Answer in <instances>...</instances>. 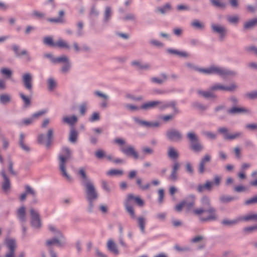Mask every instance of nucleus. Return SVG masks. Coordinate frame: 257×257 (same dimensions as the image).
Masks as SVG:
<instances>
[{"instance_id": "f3484780", "label": "nucleus", "mask_w": 257, "mask_h": 257, "mask_svg": "<svg viewBox=\"0 0 257 257\" xmlns=\"http://www.w3.org/2000/svg\"><path fill=\"white\" fill-rule=\"evenodd\" d=\"M6 244L9 251L6 254V257H15V249L17 247L15 239L10 238L6 239Z\"/></svg>"}, {"instance_id": "0e129e2a", "label": "nucleus", "mask_w": 257, "mask_h": 257, "mask_svg": "<svg viewBox=\"0 0 257 257\" xmlns=\"http://www.w3.org/2000/svg\"><path fill=\"white\" fill-rule=\"evenodd\" d=\"M243 231L248 233L256 232L257 224L244 227L243 228Z\"/></svg>"}, {"instance_id": "c756f323", "label": "nucleus", "mask_w": 257, "mask_h": 257, "mask_svg": "<svg viewBox=\"0 0 257 257\" xmlns=\"http://www.w3.org/2000/svg\"><path fill=\"white\" fill-rule=\"evenodd\" d=\"M212 91H203L202 90H198L197 93L198 94L202 96L206 99H211L214 100L217 98V96L214 94Z\"/></svg>"}, {"instance_id": "58836bf2", "label": "nucleus", "mask_w": 257, "mask_h": 257, "mask_svg": "<svg viewBox=\"0 0 257 257\" xmlns=\"http://www.w3.org/2000/svg\"><path fill=\"white\" fill-rule=\"evenodd\" d=\"M136 185L138 186L139 188L143 191L149 189L151 186V184L149 183H148L145 185H143L142 179L140 177L136 179Z\"/></svg>"}, {"instance_id": "4468645a", "label": "nucleus", "mask_w": 257, "mask_h": 257, "mask_svg": "<svg viewBox=\"0 0 257 257\" xmlns=\"http://www.w3.org/2000/svg\"><path fill=\"white\" fill-rule=\"evenodd\" d=\"M120 151L127 156L132 157L135 160L139 159L138 152L136 150L134 146L129 145L126 148L121 147Z\"/></svg>"}, {"instance_id": "ddd939ff", "label": "nucleus", "mask_w": 257, "mask_h": 257, "mask_svg": "<svg viewBox=\"0 0 257 257\" xmlns=\"http://www.w3.org/2000/svg\"><path fill=\"white\" fill-rule=\"evenodd\" d=\"M23 85L31 93L33 92V76L30 73H24L22 77Z\"/></svg>"}, {"instance_id": "774afa93", "label": "nucleus", "mask_w": 257, "mask_h": 257, "mask_svg": "<svg viewBox=\"0 0 257 257\" xmlns=\"http://www.w3.org/2000/svg\"><path fill=\"white\" fill-rule=\"evenodd\" d=\"M245 128L249 131H257V123H247L245 125Z\"/></svg>"}, {"instance_id": "dca6fc26", "label": "nucleus", "mask_w": 257, "mask_h": 257, "mask_svg": "<svg viewBox=\"0 0 257 257\" xmlns=\"http://www.w3.org/2000/svg\"><path fill=\"white\" fill-rule=\"evenodd\" d=\"M211 28L213 32L219 35L220 39L224 38L227 33V29L224 26L213 24L211 25Z\"/></svg>"}, {"instance_id": "39448f33", "label": "nucleus", "mask_w": 257, "mask_h": 257, "mask_svg": "<svg viewBox=\"0 0 257 257\" xmlns=\"http://www.w3.org/2000/svg\"><path fill=\"white\" fill-rule=\"evenodd\" d=\"M132 201H134L140 206H143L144 204V202L139 196H135L132 194H128L127 198L124 202V206L126 211L129 214L131 217L132 219H135L136 216L132 205Z\"/></svg>"}, {"instance_id": "7ed1b4c3", "label": "nucleus", "mask_w": 257, "mask_h": 257, "mask_svg": "<svg viewBox=\"0 0 257 257\" xmlns=\"http://www.w3.org/2000/svg\"><path fill=\"white\" fill-rule=\"evenodd\" d=\"M193 213L199 216V220L201 222L215 221L218 218L216 209L214 207L205 210L195 209Z\"/></svg>"}, {"instance_id": "680f3d73", "label": "nucleus", "mask_w": 257, "mask_h": 257, "mask_svg": "<svg viewBox=\"0 0 257 257\" xmlns=\"http://www.w3.org/2000/svg\"><path fill=\"white\" fill-rule=\"evenodd\" d=\"M134 120L136 123L140 124V125L149 127V125L150 124L149 121L140 119L138 117H136L134 118Z\"/></svg>"}, {"instance_id": "338daca9", "label": "nucleus", "mask_w": 257, "mask_h": 257, "mask_svg": "<svg viewBox=\"0 0 257 257\" xmlns=\"http://www.w3.org/2000/svg\"><path fill=\"white\" fill-rule=\"evenodd\" d=\"M142 153L144 155H152L154 153V150L149 147H144L141 149Z\"/></svg>"}, {"instance_id": "e2e57ef3", "label": "nucleus", "mask_w": 257, "mask_h": 257, "mask_svg": "<svg viewBox=\"0 0 257 257\" xmlns=\"http://www.w3.org/2000/svg\"><path fill=\"white\" fill-rule=\"evenodd\" d=\"M242 133L241 132H236L234 134H227L225 140H233L237 139L239 137L242 135Z\"/></svg>"}, {"instance_id": "20e7f679", "label": "nucleus", "mask_w": 257, "mask_h": 257, "mask_svg": "<svg viewBox=\"0 0 257 257\" xmlns=\"http://www.w3.org/2000/svg\"><path fill=\"white\" fill-rule=\"evenodd\" d=\"M64 155H60L59 160V169L61 172L62 175L65 177L69 181H72V178L67 174L66 170V161L71 158L72 151L68 147H64L62 149Z\"/></svg>"}, {"instance_id": "f257e3e1", "label": "nucleus", "mask_w": 257, "mask_h": 257, "mask_svg": "<svg viewBox=\"0 0 257 257\" xmlns=\"http://www.w3.org/2000/svg\"><path fill=\"white\" fill-rule=\"evenodd\" d=\"M78 174L80 176L81 180V184L85 188L86 199L88 203L87 211L89 213H92L94 207V203L98 198V193L93 183L87 176L83 168L79 169Z\"/></svg>"}, {"instance_id": "9d476101", "label": "nucleus", "mask_w": 257, "mask_h": 257, "mask_svg": "<svg viewBox=\"0 0 257 257\" xmlns=\"http://www.w3.org/2000/svg\"><path fill=\"white\" fill-rule=\"evenodd\" d=\"M11 48L16 57L20 58L22 56H25L27 61L30 62L31 61V57L29 52L26 49L21 50L20 46L17 44L12 45Z\"/></svg>"}, {"instance_id": "aec40b11", "label": "nucleus", "mask_w": 257, "mask_h": 257, "mask_svg": "<svg viewBox=\"0 0 257 257\" xmlns=\"http://www.w3.org/2000/svg\"><path fill=\"white\" fill-rule=\"evenodd\" d=\"M158 104L159 100L149 101L143 103L140 106V109L147 111L156 108H158Z\"/></svg>"}, {"instance_id": "5fc2aeb1", "label": "nucleus", "mask_w": 257, "mask_h": 257, "mask_svg": "<svg viewBox=\"0 0 257 257\" xmlns=\"http://www.w3.org/2000/svg\"><path fill=\"white\" fill-rule=\"evenodd\" d=\"M118 243L124 251H126L129 247L128 245L124 240L122 235L119 236Z\"/></svg>"}, {"instance_id": "423d86ee", "label": "nucleus", "mask_w": 257, "mask_h": 257, "mask_svg": "<svg viewBox=\"0 0 257 257\" xmlns=\"http://www.w3.org/2000/svg\"><path fill=\"white\" fill-rule=\"evenodd\" d=\"M186 138L189 142V148L194 152H201L204 147L201 144L198 136L194 132H189L186 134Z\"/></svg>"}, {"instance_id": "09e8293b", "label": "nucleus", "mask_w": 257, "mask_h": 257, "mask_svg": "<svg viewBox=\"0 0 257 257\" xmlns=\"http://www.w3.org/2000/svg\"><path fill=\"white\" fill-rule=\"evenodd\" d=\"M44 57L45 58L49 59L50 62L54 64H58V61L60 59V56L55 57L51 53H46L44 54Z\"/></svg>"}, {"instance_id": "bb28decb", "label": "nucleus", "mask_w": 257, "mask_h": 257, "mask_svg": "<svg viewBox=\"0 0 257 257\" xmlns=\"http://www.w3.org/2000/svg\"><path fill=\"white\" fill-rule=\"evenodd\" d=\"M167 156L170 159L176 161L179 157V154L175 148L169 147L168 148Z\"/></svg>"}, {"instance_id": "412c9836", "label": "nucleus", "mask_w": 257, "mask_h": 257, "mask_svg": "<svg viewBox=\"0 0 257 257\" xmlns=\"http://www.w3.org/2000/svg\"><path fill=\"white\" fill-rule=\"evenodd\" d=\"M181 167L180 164L178 161H174L172 165L171 173L169 176V179L173 181H176L178 179L177 172Z\"/></svg>"}, {"instance_id": "a19ab883", "label": "nucleus", "mask_w": 257, "mask_h": 257, "mask_svg": "<svg viewBox=\"0 0 257 257\" xmlns=\"http://www.w3.org/2000/svg\"><path fill=\"white\" fill-rule=\"evenodd\" d=\"M225 106L223 104L218 105L214 108V111L215 113V115L217 116V118L219 120H223V119H225V118L226 117V115L225 114L221 115V114H217V113L219 111H221V110L225 109Z\"/></svg>"}, {"instance_id": "ea45409f", "label": "nucleus", "mask_w": 257, "mask_h": 257, "mask_svg": "<svg viewBox=\"0 0 257 257\" xmlns=\"http://www.w3.org/2000/svg\"><path fill=\"white\" fill-rule=\"evenodd\" d=\"M62 121L64 123L73 125L77 121V117L75 115H72L70 117L65 116L63 118Z\"/></svg>"}, {"instance_id": "473e14b6", "label": "nucleus", "mask_w": 257, "mask_h": 257, "mask_svg": "<svg viewBox=\"0 0 257 257\" xmlns=\"http://www.w3.org/2000/svg\"><path fill=\"white\" fill-rule=\"evenodd\" d=\"M47 88L48 91H53L57 86L55 79L52 77H49L47 80Z\"/></svg>"}, {"instance_id": "4be33fe9", "label": "nucleus", "mask_w": 257, "mask_h": 257, "mask_svg": "<svg viewBox=\"0 0 257 257\" xmlns=\"http://www.w3.org/2000/svg\"><path fill=\"white\" fill-rule=\"evenodd\" d=\"M201 207L197 208L196 209H202L205 210L213 206L211 205L210 198L206 195L203 196L200 199Z\"/></svg>"}, {"instance_id": "f03ea898", "label": "nucleus", "mask_w": 257, "mask_h": 257, "mask_svg": "<svg viewBox=\"0 0 257 257\" xmlns=\"http://www.w3.org/2000/svg\"><path fill=\"white\" fill-rule=\"evenodd\" d=\"M186 65L188 68L194 69L199 72L206 74H216L223 78H225L228 76H235L237 74L235 71L214 66H211L208 68H203L195 66L191 63H187Z\"/></svg>"}, {"instance_id": "49530a36", "label": "nucleus", "mask_w": 257, "mask_h": 257, "mask_svg": "<svg viewBox=\"0 0 257 257\" xmlns=\"http://www.w3.org/2000/svg\"><path fill=\"white\" fill-rule=\"evenodd\" d=\"M236 199V198L235 197L222 195L219 197V200L222 203H227L233 201Z\"/></svg>"}, {"instance_id": "13d9d810", "label": "nucleus", "mask_w": 257, "mask_h": 257, "mask_svg": "<svg viewBox=\"0 0 257 257\" xmlns=\"http://www.w3.org/2000/svg\"><path fill=\"white\" fill-rule=\"evenodd\" d=\"M257 204V195L254 196L244 201V204L245 205H251Z\"/></svg>"}, {"instance_id": "1a4fd4ad", "label": "nucleus", "mask_w": 257, "mask_h": 257, "mask_svg": "<svg viewBox=\"0 0 257 257\" xmlns=\"http://www.w3.org/2000/svg\"><path fill=\"white\" fill-rule=\"evenodd\" d=\"M31 225L35 229H40L42 226L41 220L39 212L33 208L30 209Z\"/></svg>"}, {"instance_id": "8fccbe9b", "label": "nucleus", "mask_w": 257, "mask_h": 257, "mask_svg": "<svg viewBox=\"0 0 257 257\" xmlns=\"http://www.w3.org/2000/svg\"><path fill=\"white\" fill-rule=\"evenodd\" d=\"M11 96L8 94L0 95V103L3 104H7L11 101Z\"/></svg>"}, {"instance_id": "b1692460", "label": "nucleus", "mask_w": 257, "mask_h": 257, "mask_svg": "<svg viewBox=\"0 0 257 257\" xmlns=\"http://www.w3.org/2000/svg\"><path fill=\"white\" fill-rule=\"evenodd\" d=\"M17 217L20 223L26 222V207L22 205L16 211Z\"/></svg>"}, {"instance_id": "3c124183", "label": "nucleus", "mask_w": 257, "mask_h": 257, "mask_svg": "<svg viewBox=\"0 0 257 257\" xmlns=\"http://www.w3.org/2000/svg\"><path fill=\"white\" fill-rule=\"evenodd\" d=\"M123 174V171L121 170L111 169L106 172L107 176H121Z\"/></svg>"}, {"instance_id": "37998d69", "label": "nucleus", "mask_w": 257, "mask_h": 257, "mask_svg": "<svg viewBox=\"0 0 257 257\" xmlns=\"http://www.w3.org/2000/svg\"><path fill=\"white\" fill-rule=\"evenodd\" d=\"M167 52L169 54L177 55L181 57H187L188 56V54L185 52L179 51L171 48L168 49Z\"/></svg>"}, {"instance_id": "9b49d317", "label": "nucleus", "mask_w": 257, "mask_h": 257, "mask_svg": "<svg viewBox=\"0 0 257 257\" xmlns=\"http://www.w3.org/2000/svg\"><path fill=\"white\" fill-rule=\"evenodd\" d=\"M172 108L175 114L180 113V111L177 107V102L175 100L170 101L159 100L158 108L161 110H164L168 108Z\"/></svg>"}, {"instance_id": "f8f14e48", "label": "nucleus", "mask_w": 257, "mask_h": 257, "mask_svg": "<svg viewBox=\"0 0 257 257\" xmlns=\"http://www.w3.org/2000/svg\"><path fill=\"white\" fill-rule=\"evenodd\" d=\"M63 63L61 67L60 71L62 73H67L71 69L72 64L68 56L66 55H61L60 56V59L58 64Z\"/></svg>"}, {"instance_id": "7c9ffc66", "label": "nucleus", "mask_w": 257, "mask_h": 257, "mask_svg": "<svg viewBox=\"0 0 257 257\" xmlns=\"http://www.w3.org/2000/svg\"><path fill=\"white\" fill-rule=\"evenodd\" d=\"M195 195L193 194H191L189 195L187 199H184L183 202H184L185 206L186 207L187 210H190L194 205L195 201H194Z\"/></svg>"}, {"instance_id": "bf43d9fd", "label": "nucleus", "mask_w": 257, "mask_h": 257, "mask_svg": "<svg viewBox=\"0 0 257 257\" xmlns=\"http://www.w3.org/2000/svg\"><path fill=\"white\" fill-rule=\"evenodd\" d=\"M1 73L6 77L7 78H10L12 75V71L7 68H3L1 69Z\"/></svg>"}, {"instance_id": "c03bdc74", "label": "nucleus", "mask_w": 257, "mask_h": 257, "mask_svg": "<svg viewBox=\"0 0 257 257\" xmlns=\"http://www.w3.org/2000/svg\"><path fill=\"white\" fill-rule=\"evenodd\" d=\"M99 14V12L97 10L96 7L95 6H92L91 7L89 14V18L92 20L94 18H96L98 17Z\"/></svg>"}, {"instance_id": "f704fd0d", "label": "nucleus", "mask_w": 257, "mask_h": 257, "mask_svg": "<svg viewBox=\"0 0 257 257\" xmlns=\"http://www.w3.org/2000/svg\"><path fill=\"white\" fill-rule=\"evenodd\" d=\"M239 220V219L229 220L227 218H225L221 220V224L223 226L231 227L236 224L238 222Z\"/></svg>"}, {"instance_id": "6ab92c4d", "label": "nucleus", "mask_w": 257, "mask_h": 257, "mask_svg": "<svg viewBox=\"0 0 257 257\" xmlns=\"http://www.w3.org/2000/svg\"><path fill=\"white\" fill-rule=\"evenodd\" d=\"M227 113L230 114H236L241 113L251 114V111L250 109L245 107H232L228 109L227 111Z\"/></svg>"}, {"instance_id": "052dcab7", "label": "nucleus", "mask_w": 257, "mask_h": 257, "mask_svg": "<svg viewBox=\"0 0 257 257\" xmlns=\"http://www.w3.org/2000/svg\"><path fill=\"white\" fill-rule=\"evenodd\" d=\"M88 103L87 102H82L79 106V112L81 115H85L87 108Z\"/></svg>"}, {"instance_id": "4c0bfd02", "label": "nucleus", "mask_w": 257, "mask_h": 257, "mask_svg": "<svg viewBox=\"0 0 257 257\" xmlns=\"http://www.w3.org/2000/svg\"><path fill=\"white\" fill-rule=\"evenodd\" d=\"M256 26H257V17L245 22L243 25V28L244 29H250Z\"/></svg>"}, {"instance_id": "c9c22d12", "label": "nucleus", "mask_w": 257, "mask_h": 257, "mask_svg": "<svg viewBox=\"0 0 257 257\" xmlns=\"http://www.w3.org/2000/svg\"><path fill=\"white\" fill-rule=\"evenodd\" d=\"M112 14L111 8L109 6L106 7L104 12L103 22L107 23L111 19Z\"/></svg>"}, {"instance_id": "6e6d98bb", "label": "nucleus", "mask_w": 257, "mask_h": 257, "mask_svg": "<svg viewBox=\"0 0 257 257\" xmlns=\"http://www.w3.org/2000/svg\"><path fill=\"white\" fill-rule=\"evenodd\" d=\"M176 114H175L174 112H173V113L172 114L162 115L160 117V118L161 120H163L164 121L167 122L172 120L174 119Z\"/></svg>"}, {"instance_id": "79ce46f5", "label": "nucleus", "mask_w": 257, "mask_h": 257, "mask_svg": "<svg viewBox=\"0 0 257 257\" xmlns=\"http://www.w3.org/2000/svg\"><path fill=\"white\" fill-rule=\"evenodd\" d=\"M54 130L52 128H50L47 133V140L46 142V146L47 148L49 147L53 139Z\"/></svg>"}, {"instance_id": "a878e982", "label": "nucleus", "mask_w": 257, "mask_h": 257, "mask_svg": "<svg viewBox=\"0 0 257 257\" xmlns=\"http://www.w3.org/2000/svg\"><path fill=\"white\" fill-rule=\"evenodd\" d=\"M59 16L57 18H47V21L51 23H64L65 20L64 19L65 12L63 10H60L58 13Z\"/></svg>"}, {"instance_id": "393cba45", "label": "nucleus", "mask_w": 257, "mask_h": 257, "mask_svg": "<svg viewBox=\"0 0 257 257\" xmlns=\"http://www.w3.org/2000/svg\"><path fill=\"white\" fill-rule=\"evenodd\" d=\"M1 175L3 178L4 181L2 183V189L4 191L9 190L11 187L10 181L6 174L5 170L2 169Z\"/></svg>"}, {"instance_id": "2f4dec72", "label": "nucleus", "mask_w": 257, "mask_h": 257, "mask_svg": "<svg viewBox=\"0 0 257 257\" xmlns=\"http://www.w3.org/2000/svg\"><path fill=\"white\" fill-rule=\"evenodd\" d=\"M25 135L23 133L20 135L19 145L21 148L24 151L29 153L31 151L30 148L24 143Z\"/></svg>"}, {"instance_id": "e433bc0d", "label": "nucleus", "mask_w": 257, "mask_h": 257, "mask_svg": "<svg viewBox=\"0 0 257 257\" xmlns=\"http://www.w3.org/2000/svg\"><path fill=\"white\" fill-rule=\"evenodd\" d=\"M138 225L143 234L145 233L146 219L143 216H140L137 218Z\"/></svg>"}, {"instance_id": "c85d7f7f", "label": "nucleus", "mask_w": 257, "mask_h": 257, "mask_svg": "<svg viewBox=\"0 0 257 257\" xmlns=\"http://www.w3.org/2000/svg\"><path fill=\"white\" fill-rule=\"evenodd\" d=\"M131 65L139 70H148L150 68V65L148 63H142L140 60H134L131 62Z\"/></svg>"}, {"instance_id": "69168bd1", "label": "nucleus", "mask_w": 257, "mask_h": 257, "mask_svg": "<svg viewBox=\"0 0 257 257\" xmlns=\"http://www.w3.org/2000/svg\"><path fill=\"white\" fill-rule=\"evenodd\" d=\"M32 16L39 19H45L46 17V14L44 13L37 11H34L32 13Z\"/></svg>"}, {"instance_id": "603ef678", "label": "nucleus", "mask_w": 257, "mask_h": 257, "mask_svg": "<svg viewBox=\"0 0 257 257\" xmlns=\"http://www.w3.org/2000/svg\"><path fill=\"white\" fill-rule=\"evenodd\" d=\"M191 26L197 29H203L204 28V25L203 23L200 22L198 20H193L191 23Z\"/></svg>"}, {"instance_id": "a211bd4d", "label": "nucleus", "mask_w": 257, "mask_h": 257, "mask_svg": "<svg viewBox=\"0 0 257 257\" xmlns=\"http://www.w3.org/2000/svg\"><path fill=\"white\" fill-rule=\"evenodd\" d=\"M211 159V156L209 154H205L204 156L201 158L198 167V171L199 174H204L205 170V165L207 163H209Z\"/></svg>"}, {"instance_id": "6e6552de", "label": "nucleus", "mask_w": 257, "mask_h": 257, "mask_svg": "<svg viewBox=\"0 0 257 257\" xmlns=\"http://www.w3.org/2000/svg\"><path fill=\"white\" fill-rule=\"evenodd\" d=\"M167 139L171 142H180L183 140V135L178 130L173 128L168 130L166 133Z\"/></svg>"}, {"instance_id": "4d7b16f0", "label": "nucleus", "mask_w": 257, "mask_h": 257, "mask_svg": "<svg viewBox=\"0 0 257 257\" xmlns=\"http://www.w3.org/2000/svg\"><path fill=\"white\" fill-rule=\"evenodd\" d=\"M19 96L22 98V99L23 100L24 102V106L25 107H27L28 106L30 105L31 104V100L29 97L26 96L23 93H20Z\"/></svg>"}, {"instance_id": "2eb2a0df", "label": "nucleus", "mask_w": 257, "mask_h": 257, "mask_svg": "<svg viewBox=\"0 0 257 257\" xmlns=\"http://www.w3.org/2000/svg\"><path fill=\"white\" fill-rule=\"evenodd\" d=\"M237 88V85L234 83L231 84L229 86H224L220 83H216L210 87V90L214 91L218 90L223 91H233Z\"/></svg>"}, {"instance_id": "cd10ccee", "label": "nucleus", "mask_w": 257, "mask_h": 257, "mask_svg": "<svg viewBox=\"0 0 257 257\" xmlns=\"http://www.w3.org/2000/svg\"><path fill=\"white\" fill-rule=\"evenodd\" d=\"M172 10V8L171 5L169 3H167L162 6L156 8L155 12L162 15H165Z\"/></svg>"}, {"instance_id": "864d4df0", "label": "nucleus", "mask_w": 257, "mask_h": 257, "mask_svg": "<svg viewBox=\"0 0 257 257\" xmlns=\"http://www.w3.org/2000/svg\"><path fill=\"white\" fill-rule=\"evenodd\" d=\"M46 244L49 247L53 244H57L59 246H61L62 245L61 241L56 237H54L51 239L47 240L46 241Z\"/></svg>"}, {"instance_id": "a18cd8bd", "label": "nucleus", "mask_w": 257, "mask_h": 257, "mask_svg": "<svg viewBox=\"0 0 257 257\" xmlns=\"http://www.w3.org/2000/svg\"><path fill=\"white\" fill-rule=\"evenodd\" d=\"M241 219L245 221H257V213H248L243 216Z\"/></svg>"}, {"instance_id": "5701e85b", "label": "nucleus", "mask_w": 257, "mask_h": 257, "mask_svg": "<svg viewBox=\"0 0 257 257\" xmlns=\"http://www.w3.org/2000/svg\"><path fill=\"white\" fill-rule=\"evenodd\" d=\"M106 247L107 249L114 255H118L119 254V251L118 249L117 245L112 239L108 240L106 243Z\"/></svg>"}, {"instance_id": "0eeeda50", "label": "nucleus", "mask_w": 257, "mask_h": 257, "mask_svg": "<svg viewBox=\"0 0 257 257\" xmlns=\"http://www.w3.org/2000/svg\"><path fill=\"white\" fill-rule=\"evenodd\" d=\"M221 178L218 175H215L213 178V181L206 180L204 184H199L198 185L196 190L199 193H202L206 191L210 192L212 191L214 185L219 186L221 183Z\"/></svg>"}, {"instance_id": "de8ad7c7", "label": "nucleus", "mask_w": 257, "mask_h": 257, "mask_svg": "<svg viewBox=\"0 0 257 257\" xmlns=\"http://www.w3.org/2000/svg\"><path fill=\"white\" fill-rule=\"evenodd\" d=\"M55 46H57L60 48H65L66 49H70V45L64 40L60 39L57 42H56Z\"/></svg>"}, {"instance_id": "72a5a7b5", "label": "nucleus", "mask_w": 257, "mask_h": 257, "mask_svg": "<svg viewBox=\"0 0 257 257\" xmlns=\"http://www.w3.org/2000/svg\"><path fill=\"white\" fill-rule=\"evenodd\" d=\"M78 132L74 127H71L69 135V141L73 144L76 143L78 139Z\"/></svg>"}]
</instances>
